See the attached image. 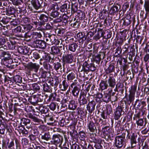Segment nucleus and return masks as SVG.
Listing matches in <instances>:
<instances>
[{"label": "nucleus", "instance_id": "nucleus-1", "mask_svg": "<svg viewBox=\"0 0 149 149\" xmlns=\"http://www.w3.org/2000/svg\"><path fill=\"white\" fill-rule=\"evenodd\" d=\"M38 17L40 21L38 20V21H34L33 23L37 27L40 26H45V22H47L49 19V15L47 14H42L38 15Z\"/></svg>", "mask_w": 149, "mask_h": 149}, {"label": "nucleus", "instance_id": "nucleus-2", "mask_svg": "<svg viewBox=\"0 0 149 149\" xmlns=\"http://www.w3.org/2000/svg\"><path fill=\"white\" fill-rule=\"evenodd\" d=\"M26 67L27 69V74L28 75H31L33 72L35 73L33 74H36L39 70L40 66L38 64L31 62L27 65Z\"/></svg>", "mask_w": 149, "mask_h": 149}, {"label": "nucleus", "instance_id": "nucleus-3", "mask_svg": "<svg viewBox=\"0 0 149 149\" xmlns=\"http://www.w3.org/2000/svg\"><path fill=\"white\" fill-rule=\"evenodd\" d=\"M94 99V97L92 95H89L87 97L89 102L87 105L86 108L90 114L93 112L95 109L96 103L93 100Z\"/></svg>", "mask_w": 149, "mask_h": 149}, {"label": "nucleus", "instance_id": "nucleus-4", "mask_svg": "<svg viewBox=\"0 0 149 149\" xmlns=\"http://www.w3.org/2000/svg\"><path fill=\"white\" fill-rule=\"evenodd\" d=\"M57 37L54 34L47 33L45 36V40L50 44L58 45L60 41L56 39Z\"/></svg>", "mask_w": 149, "mask_h": 149}, {"label": "nucleus", "instance_id": "nucleus-5", "mask_svg": "<svg viewBox=\"0 0 149 149\" xmlns=\"http://www.w3.org/2000/svg\"><path fill=\"white\" fill-rule=\"evenodd\" d=\"M63 141V136L59 134H54L53 135L52 140L51 141L52 143L55 145L59 144V146H61Z\"/></svg>", "mask_w": 149, "mask_h": 149}, {"label": "nucleus", "instance_id": "nucleus-6", "mask_svg": "<svg viewBox=\"0 0 149 149\" xmlns=\"http://www.w3.org/2000/svg\"><path fill=\"white\" fill-rule=\"evenodd\" d=\"M70 87L72 88V93L74 97H77L81 88L79 84H77V83L75 82L71 84Z\"/></svg>", "mask_w": 149, "mask_h": 149}, {"label": "nucleus", "instance_id": "nucleus-7", "mask_svg": "<svg viewBox=\"0 0 149 149\" xmlns=\"http://www.w3.org/2000/svg\"><path fill=\"white\" fill-rule=\"evenodd\" d=\"M125 143V140L124 138L120 137V136H116L115 139V146L118 148H120L122 147Z\"/></svg>", "mask_w": 149, "mask_h": 149}, {"label": "nucleus", "instance_id": "nucleus-8", "mask_svg": "<svg viewBox=\"0 0 149 149\" xmlns=\"http://www.w3.org/2000/svg\"><path fill=\"white\" fill-rule=\"evenodd\" d=\"M73 56L72 54H67L63 55L62 57V61L63 63V66L65 63H72L73 61Z\"/></svg>", "mask_w": 149, "mask_h": 149}, {"label": "nucleus", "instance_id": "nucleus-9", "mask_svg": "<svg viewBox=\"0 0 149 149\" xmlns=\"http://www.w3.org/2000/svg\"><path fill=\"white\" fill-rule=\"evenodd\" d=\"M28 117L31 118L34 122L40 123L42 120L39 118V116L36 113L35 111H32L28 113Z\"/></svg>", "mask_w": 149, "mask_h": 149}, {"label": "nucleus", "instance_id": "nucleus-10", "mask_svg": "<svg viewBox=\"0 0 149 149\" xmlns=\"http://www.w3.org/2000/svg\"><path fill=\"white\" fill-rule=\"evenodd\" d=\"M124 113L123 109L120 107H118L114 112V118L115 120H118L121 116Z\"/></svg>", "mask_w": 149, "mask_h": 149}, {"label": "nucleus", "instance_id": "nucleus-11", "mask_svg": "<svg viewBox=\"0 0 149 149\" xmlns=\"http://www.w3.org/2000/svg\"><path fill=\"white\" fill-rule=\"evenodd\" d=\"M2 61L4 65L9 68L12 69L15 68L13 60L11 58Z\"/></svg>", "mask_w": 149, "mask_h": 149}, {"label": "nucleus", "instance_id": "nucleus-12", "mask_svg": "<svg viewBox=\"0 0 149 149\" xmlns=\"http://www.w3.org/2000/svg\"><path fill=\"white\" fill-rule=\"evenodd\" d=\"M42 2V0H32L31 1L33 6L36 10L42 8L41 5Z\"/></svg>", "mask_w": 149, "mask_h": 149}, {"label": "nucleus", "instance_id": "nucleus-13", "mask_svg": "<svg viewBox=\"0 0 149 149\" xmlns=\"http://www.w3.org/2000/svg\"><path fill=\"white\" fill-rule=\"evenodd\" d=\"M91 139H92L91 141L96 143L95 144V145L94 147L96 149H102V146L101 145V143L102 142V140L101 139H97L93 138H91Z\"/></svg>", "mask_w": 149, "mask_h": 149}, {"label": "nucleus", "instance_id": "nucleus-14", "mask_svg": "<svg viewBox=\"0 0 149 149\" xmlns=\"http://www.w3.org/2000/svg\"><path fill=\"white\" fill-rule=\"evenodd\" d=\"M99 124L97 123H94L93 121H90L88 124V129L91 132H95L96 130V125H97Z\"/></svg>", "mask_w": 149, "mask_h": 149}, {"label": "nucleus", "instance_id": "nucleus-15", "mask_svg": "<svg viewBox=\"0 0 149 149\" xmlns=\"http://www.w3.org/2000/svg\"><path fill=\"white\" fill-rule=\"evenodd\" d=\"M69 85L68 81L65 80H63L61 83H60L59 87L62 91H65L68 89Z\"/></svg>", "mask_w": 149, "mask_h": 149}, {"label": "nucleus", "instance_id": "nucleus-16", "mask_svg": "<svg viewBox=\"0 0 149 149\" xmlns=\"http://www.w3.org/2000/svg\"><path fill=\"white\" fill-rule=\"evenodd\" d=\"M59 9L58 4L56 3L52 4L47 7V10L49 12L58 11Z\"/></svg>", "mask_w": 149, "mask_h": 149}, {"label": "nucleus", "instance_id": "nucleus-17", "mask_svg": "<svg viewBox=\"0 0 149 149\" xmlns=\"http://www.w3.org/2000/svg\"><path fill=\"white\" fill-rule=\"evenodd\" d=\"M47 72L41 68L38 71L36 74V75L39 78H45L46 77Z\"/></svg>", "mask_w": 149, "mask_h": 149}, {"label": "nucleus", "instance_id": "nucleus-18", "mask_svg": "<svg viewBox=\"0 0 149 149\" xmlns=\"http://www.w3.org/2000/svg\"><path fill=\"white\" fill-rule=\"evenodd\" d=\"M18 51L21 54L26 55L29 53V50L26 46H19L18 47Z\"/></svg>", "mask_w": 149, "mask_h": 149}, {"label": "nucleus", "instance_id": "nucleus-19", "mask_svg": "<svg viewBox=\"0 0 149 149\" xmlns=\"http://www.w3.org/2000/svg\"><path fill=\"white\" fill-rule=\"evenodd\" d=\"M37 29L39 30L42 31L46 30H52L53 29V27L51 26L49 23H45V26H40L37 27Z\"/></svg>", "mask_w": 149, "mask_h": 149}, {"label": "nucleus", "instance_id": "nucleus-20", "mask_svg": "<svg viewBox=\"0 0 149 149\" xmlns=\"http://www.w3.org/2000/svg\"><path fill=\"white\" fill-rule=\"evenodd\" d=\"M16 44V42L14 41L10 40V42L7 41L5 48H7V49L8 48L9 49H14L15 48Z\"/></svg>", "mask_w": 149, "mask_h": 149}, {"label": "nucleus", "instance_id": "nucleus-21", "mask_svg": "<svg viewBox=\"0 0 149 149\" xmlns=\"http://www.w3.org/2000/svg\"><path fill=\"white\" fill-rule=\"evenodd\" d=\"M35 43L36 46L39 48L44 49L46 47V43L44 41L40 40H36Z\"/></svg>", "mask_w": 149, "mask_h": 149}, {"label": "nucleus", "instance_id": "nucleus-22", "mask_svg": "<svg viewBox=\"0 0 149 149\" xmlns=\"http://www.w3.org/2000/svg\"><path fill=\"white\" fill-rule=\"evenodd\" d=\"M78 45L75 43H73L69 45L68 46V50L74 52L78 49Z\"/></svg>", "mask_w": 149, "mask_h": 149}, {"label": "nucleus", "instance_id": "nucleus-23", "mask_svg": "<svg viewBox=\"0 0 149 149\" xmlns=\"http://www.w3.org/2000/svg\"><path fill=\"white\" fill-rule=\"evenodd\" d=\"M111 75L110 74L108 80V83L109 86L112 88H113L116 84L115 80L113 77L111 76Z\"/></svg>", "mask_w": 149, "mask_h": 149}, {"label": "nucleus", "instance_id": "nucleus-24", "mask_svg": "<svg viewBox=\"0 0 149 149\" xmlns=\"http://www.w3.org/2000/svg\"><path fill=\"white\" fill-rule=\"evenodd\" d=\"M48 83L52 86H54L56 87L59 84V81L58 78L56 77L54 79L53 78L50 79Z\"/></svg>", "mask_w": 149, "mask_h": 149}, {"label": "nucleus", "instance_id": "nucleus-25", "mask_svg": "<svg viewBox=\"0 0 149 149\" xmlns=\"http://www.w3.org/2000/svg\"><path fill=\"white\" fill-rule=\"evenodd\" d=\"M62 47L61 46L60 47L56 46H54L52 47L51 48V50L53 53L58 54L60 53L61 50L62 49Z\"/></svg>", "mask_w": 149, "mask_h": 149}, {"label": "nucleus", "instance_id": "nucleus-26", "mask_svg": "<svg viewBox=\"0 0 149 149\" xmlns=\"http://www.w3.org/2000/svg\"><path fill=\"white\" fill-rule=\"evenodd\" d=\"M120 8V6L119 4L117 5H114L112 7L110 10V12L111 14L118 12Z\"/></svg>", "mask_w": 149, "mask_h": 149}, {"label": "nucleus", "instance_id": "nucleus-27", "mask_svg": "<svg viewBox=\"0 0 149 149\" xmlns=\"http://www.w3.org/2000/svg\"><path fill=\"white\" fill-rule=\"evenodd\" d=\"M90 66V64H88L87 62L85 61L83 63L82 65V69L81 71L83 70L84 72L87 74L89 71Z\"/></svg>", "mask_w": 149, "mask_h": 149}, {"label": "nucleus", "instance_id": "nucleus-28", "mask_svg": "<svg viewBox=\"0 0 149 149\" xmlns=\"http://www.w3.org/2000/svg\"><path fill=\"white\" fill-rule=\"evenodd\" d=\"M41 136V138L42 140L48 141L51 139V136L49 132H46L44 134H40V135Z\"/></svg>", "mask_w": 149, "mask_h": 149}, {"label": "nucleus", "instance_id": "nucleus-29", "mask_svg": "<svg viewBox=\"0 0 149 149\" xmlns=\"http://www.w3.org/2000/svg\"><path fill=\"white\" fill-rule=\"evenodd\" d=\"M75 78V73L73 70L69 72V74L67 76V79L68 81H72Z\"/></svg>", "mask_w": 149, "mask_h": 149}, {"label": "nucleus", "instance_id": "nucleus-30", "mask_svg": "<svg viewBox=\"0 0 149 149\" xmlns=\"http://www.w3.org/2000/svg\"><path fill=\"white\" fill-rule=\"evenodd\" d=\"M136 135H135L134 133L132 134L130 137L131 139V147L132 148H133L135 147L137 143L136 141Z\"/></svg>", "mask_w": 149, "mask_h": 149}, {"label": "nucleus", "instance_id": "nucleus-31", "mask_svg": "<svg viewBox=\"0 0 149 149\" xmlns=\"http://www.w3.org/2000/svg\"><path fill=\"white\" fill-rule=\"evenodd\" d=\"M1 56L3 57L2 61L11 58V54L8 52H3L1 54Z\"/></svg>", "mask_w": 149, "mask_h": 149}, {"label": "nucleus", "instance_id": "nucleus-32", "mask_svg": "<svg viewBox=\"0 0 149 149\" xmlns=\"http://www.w3.org/2000/svg\"><path fill=\"white\" fill-rule=\"evenodd\" d=\"M55 120L53 117L46 116L45 119V121H47L48 125H53Z\"/></svg>", "mask_w": 149, "mask_h": 149}, {"label": "nucleus", "instance_id": "nucleus-33", "mask_svg": "<svg viewBox=\"0 0 149 149\" xmlns=\"http://www.w3.org/2000/svg\"><path fill=\"white\" fill-rule=\"evenodd\" d=\"M102 100L104 102L108 103L111 101V95L109 93L104 94Z\"/></svg>", "mask_w": 149, "mask_h": 149}, {"label": "nucleus", "instance_id": "nucleus-34", "mask_svg": "<svg viewBox=\"0 0 149 149\" xmlns=\"http://www.w3.org/2000/svg\"><path fill=\"white\" fill-rule=\"evenodd\" d=\"M37 96L34 95L29 99V101L33 105H35L37 103Z\"/></svg>", "mask_w": 149, "mask_h": 149}, {"label": "nucleus", "instance_id": "nucleus-35", "mask_svg": "<svg viewBox=\"0 0 149 149\" xmlns=\"http://www.w3.org/2000/svg\"><path fill=\"white\" fill-rule=\"evenodd\" d=\"M144 8L146 11L145 17L144 19H146L148 14L149 13V1H145L144 4Z\"/></svg>", "mask_w": 149, "mask_h": 149}, {"label": "nucleus", "instance_id": "nucleus-36", "mask_svg": "<svg viewBox=\"0 0 149 149\" xmlns=\"http://www.w3.org/2000/svg\"><path fill=\"white\" fill-rule=\"evenodd\" d=\"M12 20V18L11 17L5 16L1 17V22L4 24H6L9 22H10V21Z\"/></svg>", "mask_w": 149, "mask_h": 149}, {"label": "nucleus", "instance_id": "nucleus-37", "mask_svg": "<svg viewBox=\"0 0 149 149\" xmlns=\"http://www.w3.org/2000/svg\"><path fill=\"white\" fill-rule=\"evenodd\" d=\"M54 68L57 72L58 71V70H60V72L62 73V65L61 63L58 62L55 63L54 64Z\"/></svg>", "mask_w": 149, "mask_h": 149}, {"label": "nucleus", "instance_id": "nucleus-38", "mask_svg": "<svg viewBox=\"0 0 149 149\" xmlns=\"http://www.w3.org/2000/svg\"><path fill=\"white\" fill-rule=\"evenodd\" d=\"M13 82L20 83L22 82V77L19 75H16L13 78Z\"/></svg>", "mask_w": 149, "mask_h": 149}, {"label": "nucleus", "instance_id": "nucleus-39", "mask_svg": "<svg viewBox=\"0 0 149 149\" xmlns=\"http://www.w3.org/2000/svg\"><path fill=\"white\" fill-rule=\"evenodd\" d=\"M28 140L26 138H24L22 140V143L23 146V149H26L28 147Z\"/></svg>", "mask_w": 149, "mask_h": 149}, {"label": "nucleus", "instance_id": "nucleus-40", "mask_svg": "<svg viewBox=\"0 0 149 149\" xmlns=\"http://www.w3.org/2000/svg\"><path fill=\"white\" fill-rule=\"evenodd\" d=\"M43 89L44 91L51 93L52 92V88L47 83H45L43 85Z\"/></svg>", "mask_w": 149, "mask_h": 149}, {"label": "nucleus", "instance_id": "nucleus-41", "mask_svg": "<svg viewBox=\"0 0 149 149\" xmlns=\"http://www.w3.org/2000/svg\"><path fill=\"white\" fill-rule=\"evenodd\" d=\"M30 120L29 119L22 118L21 119L20 125L23 126L24 125H26L30 124Z\"/></svg>", "mask_w": 149, "mask_h": 149}, {"label": "nucleus", "instance_id": "nucleus-42", "mask_svg": "<svg viewBox=\"0 0 149 149\" xmlns=\"http://www.w3.org/2000/svg\"><path fill=\"white\" fill-rule=\"evenodd\" d=\"M42 37L41 33L40 32H33V39L38 40L37 39L41 38Z\"/></svg>", "mask_w": 149, "mask_h": 149}, {"label": "nucleus", "instance_id": "nucleus-43", "mask_svg": "<svg viewBox=\"0 0 149 149\" xmlns=\"http://www.w3.org/2000/svg\"><path fill=\"white\" fill-rule=\"evenodd\" d=\"M100 88L102 90L106 89L108 87L107 81H102L100 84Z\"/></svg>", "mask_w": 149, "mask_h": 149}, {"label": "nucleus", "instance_id": "nucleus-44", "mask_svg": "<svg viewBox=\"0 0 149 149\" xmlns=\"http://www.w3.org/2000/svg\"><path fill=\"white\" fill-rule=\"evenodd\" d=\"M135 94L130 93L128 96L127 97V100L128 102L130 103L133 102L134 99Z\"/></svg>", "mask_w": 149, "mask_h": 149}, {"label": "nucleus", "instance_id": "nucleus-45", "mask_svg": "<svg viewBox=\"0 0 149 149\" xmlns=\"http://www.w3.org/2000/svg\"><path fill=\"white\" fill-rule=\"evenodd\" d=\"M39 110L42 113H46L49 111V109L46 106H42L39 107Z\"/></svg>", "mask_w": 149, "mask_h": 149}, {"label": "nucleus", "instance_id": "nucleus-46", "mask_svg": "<svg viewBox=\"0 0 149 149\" xmlns=\"http://www.w3.org/2000/svg\"><path fill=\"white\" fill-rule=\"evenodd\" d=\"M6 128L8 130L7 126H5L3 123L0 124V134H4L5 131V129Z\"/></svg>", "mask_w": 149, "mask_h": 149}, {"label": "nucleus", "instance_id": "nucleus-47", "mask_svg": "<svg viewBox=\"0 0 149 149\" xmlns=\"http://www.w3.org/2000/svg\"><path fill=\"white\" fill-rule=\"evenodd\" d=\"M68 107L70 109L73 110H74L77 107V106L75 104V101L73 100H71L69 102Z\"/></svg>", "mask_w": 149, "mask_h": 149}, {"label": "nucleus", "instance_id": "nucleus-48", "mask_svg": "<svg viewBox=\"0 0 149 149\" xmlns=\"http://www.w3.org/2000/svg\"><path fill=\"white\" fill-rule=\"evenodd\" d=\"M115 67L112 65L110 64L109 67L106 70L105 72L107 74H109L114 71Z\"/></svg>", "mask_w": 149, "mask_h": 149}, {"label": "nucleus", "instance_id": "nucleus-49", "mask_svg": "<svg viewBox=\"0 0 149 149\" xmlns=\"http://www.w3.org/2000/svg\"><path fill=\"white\" fill-rule=\"evenodd\" d=\"M7 42L6 41L5 39L3 38H0V48H3L4 49H7V48H5V45H6Z\"/></svg>", "mask_w": 149, "mask_h": 149}, {"label": "nucleus", "instance_id": "nucleus-50", "mask_svg": "<svg viewBox=\"0 0 149 149\" xmlns=\"http://www.w3.org/2000/svg\"><path fill=\"white\" fill-rule=\"evenodd\" d=\"M9 143V139H3L2 141V148L3 149H7Z\"/></svg>", "mask_w": 149, "mask_h": 149}, {"label": "nucleus", "instance_id": "nucleus-51", "mask_svg": "<svg viewBox=\"0 0 149 149\" xmlns=\"http://www.w3.org/2000/svg\"><path fill=\"white\" fill-rule=\"evenodd\" d=\"M123 27L127 26H128L131 23V22L130 19L126 17L125 18L123 19Z\"/></svg>", "mask_w": 149, "mask_h": 149}, {"label": "nucleus", "instance_id": "nucleus-52", "mask_svg": "<svg viewBox=\"0 0 149 149\" xmlns=\"http://www.w3.org/2000/svg\"><path fill=\"white\" fill-rule=\"evenodd\" d=\"M91 30L87 33L86 35L88 36L89 35L90 37H92L96 33L97 31V29L91 28Z\"/></svg>", "mask_w": 149, "mask_h": 149}, {"label": "nucleus", "instance_id": "nucleus-53", "mask_svg": "<svg viewBox=\"0 0 149 149\" xmlns=\"http://www.w3.org/2000/svg\"><path fill=\"white\" fill-rule=\"evenodd\" d=\"M15 12V9L13 8L10 7L9 8L7 12L6 13V14L11 15L13 16H14V14Z\"/></svg>", "mask_w": 149, "mask_h": 149}, {"label": "nucleus", "instance_id": "nucleus-54", "mask_svg": "<svg viewBox=\"0 0 149 149\" xmlns=\"http://www.w3.org/2000/svg\"><path fill=\"white\" fill-rule=\"evenodd\" d=\"M12 1L13 4L15 5L18 6L21 5L22 3H23V0H10Z\"/></svg>", "mask_w": 149, "mask_h": 149}, {"label": "nucleus", "instance_id": "nucleus-55", "mask_svg": "<svg viewBox=\"0 0 149 149\" xmlns=\"http://www.w3.org/2000/svg\"><path fill=\"white\" fill-rule=\"evenodd\" d=\"M103 56V58H104L105 57V53L102 52H100V54H98L97 56H96V58L97 59H95V61H97V63L98 62L99 63L101 60V56Z\"/></svg>", "mask_w": 149, "mask_h": 149}, {"label": "nucleus", "instance_id": "nucleus-56", "mask_svg": "<svg viewBox=\"0 0 149 149\" xmlns=\"http://www.w3.org/2000/svg\"><path fill=\"white\" fill-rule=\"evenodd\" d=\"M31 87L34 91H38L40 90V87L39 84L37 83H34L32 84Z\"/></svg>", "mask_w": 149, "mask_h": 149}, {"label": "nucleus", "instance_id": "nucleus-57", "mask_svg": "<svg viewBox=\"0 0 149 149\" xmlns=\"http://www.w3.org/2000/svg\"><path fill=\"white\" fill-rule=\"evenodd\" d=\"M19 22V20L17 19H12V20L10 21V24L13 26H17Z\"/></svg>", "mask_w": 149, "mask_h": 149}, {"label": "nucleus", "instance_id": "nucleus-58", "mask_svg": "<svg viewBox=\"0 0 149 149\" xmlns=\"http://www.w3.org/2000/svg\"><path fill=\"white\" fill-rule=\"evenodd\" d=\"M60 10L62 12H66L67 10V5L65 3L62 5L60 8Z\"/></svg>", "mask_w": 149, "mask_h": 149}, {"label": "nucleus", "instance_id": "nucleus-59", "mask_svg": "<svg viewBox=\"0 0 149 149\" xmlns=\"http://www.w3.org/2000/svg\"><path fill=\"white\" fill-rule=\"evenodd\" d=\"M51 12L50 16L54 18H56L58 17L59 12L58 11H52Z\"/></svg>", "mask_w": 149, "mask_h": 149}, {"label": "nucleus", "instance_id": "nucleus-60", "mask_svg": "<svg viewBox=\"0 0 149 149\" xmlns=\"http://www.w3.org/2000/svg\"><path fill=\"white\" fill-rule=\"evenodd\" d=\"M106 113L107 115H109L112 113V108L111 105H108L106 107Z\"/></svg>", "mask_w": 149, "mask_h": 149}, {"label": "nucleus", "instance_id": "nucleus-61", "mask_svg": "<svg viewBox=\"0 0 149 149\" xmlns=\"http://www.w3.org/2000/svg\"><path fill=\"white\" fill-rule=\"evenodd\" d=\"M31 53H33V57L36 59H37L40 58L39 54L38 53L37 51L33 50L31 52Z\"/></svg>", "mask_w": 149, "mask_h": 149}, {"label": "nucleus", "instance_id": "nucleus-62", "mask_svg": "<svg viewBox=\"0 0 149 149\" xmlns=\"http://www.w3.org/2000/svg\"><path fill=\"white\" fill-rule=\"evenodd\" d=\"M42 58L44 60H45L47 61L50 62L51 59V57L48 55H46L45 53H44L42 56Z\"/></svg>", "mask_w": 149, "mask_h": 149}, {"label": "nucleus", "instance_id": "nucleus-63", "mask_svg": "<svg viewBox=\"0 0 149 149\" xmlns=\"http://www.w3.org/2000/svg\"><path fill=\"white\" fill-rule=\"evenodd\" d=\"M43 66L44 68L47 70H50L51 68V66L47 62L43 63Z\"/></svg>", "mask_w": 149, "mask_h": 149}, {"label": "nucleus", "instance_id": "nucleus-64", "mask_svg": "<svg viewBox=\"0 0 149 149\" xmlns=\"http://www.w3.org/2000/svg\"><path fill=\"white\" fill-rule=\"evenodd\" d=\"M69 18V17L67 15L65 14H64L62 16V18L63 19V22L65 24H66L68 22V20Z\"/></svg>", "mask_w": 149, "mask_h": 149}]
</instances>
